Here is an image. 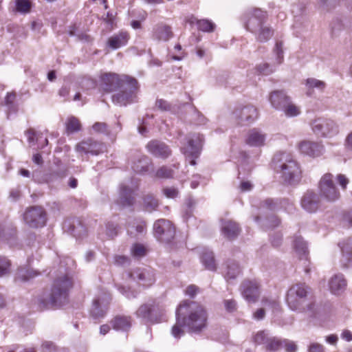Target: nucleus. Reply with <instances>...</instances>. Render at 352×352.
<instances>
[{"instance_id": "nucleus-17", "label": "nucleus", "mask_w": 352, "mask_h": 352, "mask_svg": "<svg viewBox=\"0 0 352 352\" xmlns=\"http://www.w3.org/2000/svg\"><path fill=\"white\" fill-rule=\"evenodd\" d=\"M243 297L249 302H255L259 296V285L256 280H245L241 285Z\"/></svg>"}, {"instance_id": "nucleus-16", "label": "nucleus", "mask_w": 352, "mask_h": 352, "mask_svg": "<svg viewBox=\"0 0 352 352\" xmlns=\"http://www.w3.org/2000/svg\"><path fill=\"white\" fill-rule=\"evenodd\" d=\"M137 187V184L129 188L126 184H122L120 188V192L116 204L121 208L129 207L133 205L135 198L133 192Z\"/></svg>"}, {"instance_id": "nucleus-38", "label": "nucleus", "mask_w": 352, "mask_h": 352, "mask_svg": "<svg viewBox=\"0 0 352 352\" xmlns=\"http://www.w3.org/2000/svg\"><path fill=\"white\" fill-rule=\"evenodd\" d=\"M294 248L299 255H305L307 252V245L301 236H296L294 240Z\"/></svg>"}, {"instance_id": "nucleus-44", "label": "nucleus", "mask_w": 352, "mask_h": 352, "mask_svg": "<svg viewBox=\"0 0 352 352\" xmlns=\"http://www.w3.org/2000/svg\"><path fill=\"white\" fill-rule=\"evenodd\" d=\"M340 248L343 257H346L345 260L348 261L349 260V256L352 254V239H348L346 243H342Z\"/></svg>"}, {"instance_id": "nucleus-64", "label": "nucleus", "mask_w": 352, "mask_h": 352, "mask_svg": "<svg viewBox=\"0 0 352 352\" xmlns=\"http://www.w3.org/2000/svg\"><path fill=\"white\" fill-rule=\"evenodd\" d=\"M252 184L249 181H243L240 184V190L242 192L250 191L252 189Z\"/></svg>"}, {"instance_id": "nucleus-43", "label": "nucleus", "mask_w": 352, "mask_h": 352, "mask_svg": "<svg viewBox=\"0 0 352 352\" xmlns=\"http://www.w3.org/2000/svg\"><path fill=\"white\" fill-rule=\"evenodd\" d=\"M16 11L28 13L30 10L31 3L28 0H15Z\"/></svg>"}, {"instance_id": "nucleus-39", "label": "nucleus", "mask_w": 352, "mask_h": 352, "mask_svg": "<svg viewBox=\"0 0 352 352\" xmlns=\"http://www.w3.org/2000/svg\"><path fill=\"white\" fill-rule=\"evenodd\" d=\"M182 326H184L182 320V318L176 315V323L172 327L171 334L175 338H180L182 336L184 335V331L182 329Z\"/></svg>"}, {"instance_id": "nucleus-53", "label": "nucleus", "mask_w": 352, "mask_h": 352, "mask_svg": "<svg viewBox=\"0 0 352 352\" xmlns=\"http://www.w3.org/2000/svg\"><path fill=\"white\" fill-rule=\"evenodd\" d=\"M118 289L123 295H124L129 299L137 297L138 293L136 292L131 291L129 289H126L123 286H120L118 288Z\"/></svg>"}, {"instance_id": "nucleus-3", "label": "nucleus", "mask_w": 352, "mask_h": 352, "mask_svg": "<svg viewBox=\"0 0 352 352\" xmlns=\"http://www.w3.org/2000/svg\"><path fill=\"white\" fill-rule=\"evenodd\" d=\"M267 18L266 12L261 9L254 8L248 13L245 27L256 35V39L260 42H266L273 35L272 30L265 25Z\"/></svg>"}, {"instance_id": "nucleus-22", "label": "nucleus", "mask_w": 352, "mask_h": 352, "mask_svg": "<svg viewBox=\"0 0 352 352\" xmlns=\"http://www.w3.org/2000/svg\"><path fill=\"white\" fill-rule=\"evenodd\" d=\"M302 208L308 212H315L319 206V198L314 192L307 191L301 199Z\"/></svg>"}, {"instance_id": "nucleus-6", "label": "nucleus", "mask_w": 352, "mask_h": 352, "mask_svg": "<svg viewBox=\"0 0 352 352\" xmlns=\"http://www.w3.org/2000/svg\"><path fill=\"white\" fill-rule=\"evenodd\" d=\"M138 318L147 322L157 323L164 320V311L154 301L142 305L135 312Z\"/></svg>"}, {"instance_id": "nucleus-20", "label": "nucleus", "mask_w": 352, "mask_h": 352, "mask_svg": "<svg viewBox=\"0 0 352 352\" xmlns=\"http://www.w3.org/2000/svg\"><path fill=\"white\" fill-rule=\"evenodd\" d=\"M173 36L172 28L164 23L156 24L153 29L152 38L158 41H167Z\"/></svg>"}, {"instance_id": "nucleus-28", "label": "nucleus", "mask_w": 352, "mask_h": 352, "mask_svg": "<svg viewBox=\"0 0 352 352\" xmlns=\"http://www.w3.org/2000/svg\"><path fill=\"white\" fill-rule=\"evenodd\" d=\"M329 286L331 293L340 294L346 289V281L342 274H336L330 279Z\"/></svg>"}, {"instance_id": "nucleus-23", "label": "nucleus", "mask_w": 352, "mask_h": 352, "mask_svg": "<svg viewBox=\"0 0 352 352\" xmlns=\"http://www.w3.org/2000/svg\"><path fill=\"white\" fill-rule=\"evenodd\" d=\"M266 134L261 130L254 128L247 134L245 143L250 146L260 147L265 144Z\"/></svg>"}, {"instance_id": "nucleus-34", "label": "nucleus", "mask_w": 352, "mask_h": 352, "mask_svg": "<svg viewBox=\"0 0 352 352\" xmlns=\"http://www.w3.org/2000/svg\"><path fill=\"white\" fill-rule=\"evenodd\" d=\"M201 261L206 269L212 271L216 270L215 261L212 252H205L201 256Z\"/></svg>"}, {"instance_id": "nucleus-13", "label": "nucleus", "mask_w": 352, "mask_h": 352, "mask_svg": "<svg viewBox=\"0 0 352 352\" xmlns=\"http://www.w3.org/2000/svg\"><path fill=\"white\" fill-rule=\"evenodd\" d=\"M25 222L31 228L43 227L46 223V213L40 206H33L28 208L23 215Z\"/></svg>"}, {"instance_id": "nucleus-5", "label": "nucleus", "mask_w": 352, "mask_h": 352, "mask_svg": "<svg viewBox=\"0 0 352 352\" xmlns=\"http://www.w3.org/2000/svg\"><path fill=\"white\" fill-rule=\"evenodd\" d=\"M274 161H283L280 165V173L283 179L289 184H294L300 181L301 178V170L298 163L291 158L286 153L276 154L274 157Z\"/></svg>"}, {"instance_id": "nucleus-55", "label": "nucleus", "mask_w": 352, "mask_h": 352, "mask_svg": "<svg viewBox=\"0 0 352 352\" xmlns=\"http://www.w3.org/2000/svg\"><path fill=\"white\" fill-rule=\"evenodd\" d=\"M257 70L260 74L264 75H268L273 72V69L270 67V66L267 63H263L259 65L257 67Z\"/></svg>"}, {"instance_id": "nucleus-46", "label": "nucleus", "mask_w": 352, "mask_h": 352, "mask_svg": "<svg viewBox=\"0 0 352 352\" xmlns=\"http://www.w3.org/2000/svg\"><path fill=\"white\" fill-rule=\"evenodd\" d=\"M283 342H281L276 338H270L267 344V349L270 351H277L283 345Z\"/></svg>"}, {"instance_id": "nucleus-24", "label": "nucleus", "mask_w": 352, "mask_h": 352, "mask_svg": "<svg viewBox=\"0 0 352 352\" xmlns=\"http://www.w3.org/2000/svg\"><path fill=\"white\" fill-rule=\"evenodd\" d=\"M109 300V296L107 295L102 299L97 298L94 300L91 309V315L94 318L98 319L104 316Z\"/></svg>"}, {"instance_id": "nucleus-56", "label": "nucleus", "mask_w": 352, "mask_h": 352, "mask_svg": "<svg viewBox=\"0 0 352 352\" xmlns=\"http://www.w3.org/2000/svg\"><path fill=\"white\" fill-rule=\"evenodd\" d=\"M25 134L27 135L28 142L30 144L34 145L38 139L36 133L34 131V130L30 129L26 131Z\"/></svg>"}, {"instance_id": "nucleus-19", "label": "nucleus", "mask_w": 352, "mask_h": 352, "mask_svg": "<svg viewBox=\"0 0 352 352\" xmlns=\"http://www.w3.org/2000/svg\"><path fill=\"white\" fill-rule=\"evenodd\" d=\"M147 151L153 155L166 158L170 155V150L164 142L159 140H151L146 144Z\"/></svg>"}, {"instance_id": "nucleus-51", "label": "nucleus", "mask_w": 352, "mask_h": 352, "mask_svg": "<svg viewBox=\"0 0 352 352\" xmlns=\"http://www.w3.org/2000/svg\"><path fill=\"white\" fill-rule=\"evenodd\" d=\"M223 303L225 309L228 312H233L237 309L236 302L233 299L225 300Z\"/></svg>"}, {"instance_id": "nucleus-14", "label": "nucleus", "mask_w": 352, "mask_h": 352, "mask_svg": "<svg viewBox=\"0 0 352 352\" xmlns=\"http://www.w3.org/2000/svg\"><path fill=\"white\" fill-rule=\"evenodd\" d=\"M233 115L239 124L245 125L254 122L257 119L258 111L255 107L247 105L236 109L234 111Z\"/></svg>"}, {"instance_id": "nucleus-9", "label": "nucleus", "mask_w": 352, "mask_h": 352, "mask_svg": "<svg viewBox=\"0 0 352 352\" xmlns=\"http://www.w3.org/2000/svg\"><path fill=\"white\" fill-rule=\"evenodd\" d=\"M313 132L318 136L331 138L338 133V126L332 120L318 118L311 124Z\"/></svg>"}, {"instance_id": "nucleus-47", "label": "nucleus", "mask_w": 352, "mask_h": 352, "mask_svg": "<svg viewBox=\"0 0 352 352\" xmlns=\"http://www.w3.org/2000/svg\"><path fill=\"white\" fill-rule=\"evenodd\" d=\"M10 266V261L6 257L0 256V277L9 273Z\"/></svg>"}, {"instance_id": "nucleus-30", "label": "nucleus", "mask_w": 352, "mask_h": 352, "mask_svg": "<svg viewBox=\"0 0 352 352\" xmlns=\"http://www.w3.org/2000/svg\"><path fill=\"white\" fill-rule=\"evenodd\" d=\"M112 326L116 330L127 331L131 327V318L117 316L111 321Z\"/></svg>"}, {"instance_id": "nucleus-10", "label": "nucleus", "mask_w": 352, "mask_h": 352, "mask_svg": "<svg viewBox=\"0 0 352 352\" xmlns=\"http://www.w3.org/2000/svg\"><path fill=\"white\" fill-rule=\"evenodd\" d=\"M203 136L199 133L192 134L187 137L186 144L182 147V153L188 157H191L190 161L191 165H195V159L197 158L203 143Z\"/></svg>"}, {"instance_id": "nucleus-57", "label": "nucleus", "mask_w": 352, "mask_h": 352, "mask_svg": "<svg viewBox=\"0 0 352 352\" xmlns=\"http://www.w3.org/2000/svg\"><path fill=\"white\" fill-rule=\"evenodd\" d=\"M265 316V308H258L252 314L253 319L256 320H261Z\"/></svg>"}, {"instance_id": "nucleus-60", "label": "nucleus", "mask_w": 352, "mask_h": 352, "mask_svg": "<svg viewBox=\"0 0 352 352\" xmlns=\"http://www.w3.org/2000/svg\"><path fill=\"white\" fill-rule=\"evenodd\" d=\"M93 129L96 132L104 133L107 131V124L103 122H96L93 125Z\"/></svg>"}, {"instance_id": "nucleus-36", "label": "nucleus", "mask_w": 352, "mask_h": 352, "mask_svg": "<svg viewBox=\"0 0 352 352\" xmlns=\"http://www.w3.org/2000/svg\"><path fill=\"white\" fill-rule=\"evenodd\" d=\"M39 274L38 272L34 271L33 270H24L21 269L19 270L17 273V276L16 277V280L21 281H27L30 280L31 278L38 276Z\"/></svg>"}, {"instance_id": "nucleus-33", "label": "nucleus", "mask_w": 352, "mask_h": 352, "mask_svg": "<svg viewBox=\"0 0 352 352\" xmlns=\"http://www.w3.org/2000/svg\"><path fill=\"white\" fill-rule=\"evenodd\" d=\"M143 204L146 211L152 212L157 209L159 203L153 195L148 194L143 198Z\"/></svg>"}, {"instance_id": "nucleus-48", "label": "nucleus", "mask_w": 352, "mask_h": 352, "mask_svg": "<svg viewBox=\"0 0 352 352\" xmlns=\"http://www.w3.org/2000/svg\"><path fill=\"white\" fill-rule=\"evenodd\" d=\"M164 196L168 199H175L179 195V190L175 187H166L162 190Z\"/></svg>"}, {"instance_id": "nucleus-40", "label": "nucleus", "mask_w": 352, "mask_h": 352, "mask_svg": "<svg viewBox=\"0 0 352 352\" xmlns=\"http://www.w3.org/2000/svg\"><path fill=\"white\" fill-rule=\"evenodd\" d=\"M197 25L199 30L206 32H212L216 28V25L208 19L197 21Z\"/></svg>"}, {"instance_id": "nucleus-29", "label": "nucleus", "mask_w": 352, "mask_h": 352, "mask_svg": "<svg viewBox=\"0 0 352 352\" xmlns=\"http://www.w3.org/2000/svg\"><path fill=\"white\" fill-rule=\"evenodd\" d=\"M150 164V159L147 156L139 155L132 162L131 168L135 173H144L148 170Z\"/></svg>"}, {"instance_id": "nucleus-2", "label": "nucleus", "mask_w": 352, "mask_h": 352, "mask_svg": "<svg viewBox=\"0 0 352 352\" xmlns=\"http://www.w3.org/2000/svg\"><path fill=\"white\" fill-rule=\"evenodd\" d=\"M309 287L298 283L290 287L287 293L286 302L289 308L298 313H314V304L309 300Z\"/></svg>"}, {"instance_id": "nucleus-50", "label": "nucleus", "mask_w": 352, "mask_h": 352, "mask_svg": "<svg viewBox=\"0 0 352 352\" xmlns=\"http://www.w3.org/2000/svg\"><path fill=\"white\" fill-rule=\"evenodd\" d=\"M267 333L264 331L258 332L254 336V342L257 344H267L270 338H267Z\"/></svg>"}, {"instance_id": "nucleus-8", "label": "nucleus", "mask_w": 352, "mask_h": 352, "mask_svg": "<svg viewBox=\"0 0 352 352\" xmlns=\"http://www.w3.org/2000/svg\"><path fill=\"white\" fill-rule=\"evenodd\" d=\"M124 82L135 85L136 79L129 76L104 74L101 76V87L106 91H112L120 87H124Z\"/></svg>"}, {"instance_id": "nucleus-25", "label": "nucleus", "mask_w": 352, "mask_h": 352, "mask_svg": "<svg viewBox=\"0 0 352 352\" xmlns=\"http://www.w3.org/2000/svg\"><path fill=\"white\" fill-rule=\"evenodd\" d=\"M129 34L126 32H120L108 38L107 45L111 50H117L126 45L129 39Z\"/></svg>"}, {"instance_id": "nucleus-7", "label": "nucleus", "mask_w": 352, "mask_h": 352, "mask_svg": "<svg viewBox=\"0 0 352 352\" xmlns=\"http://www.w3.org/2000/svg\"><path fill=\"white\" fill-rule=\"evenodd\" d=\"M124 87H120L121 90L112 96L113 102L120 106H125L136 101L137 93L139 89L138 82L135 85L129 82H124Z\"/></svg>"}, {"instance_id": "nucleus-37", "label": "nucleus", "mask_w": 352, "mask_h": 352, "mask_svg": "<svg viewBox=\"0 0 352 352\" xmlns=\"http://www.w3.org/2000/svg\"><path fill=\"white\" fill-rule=\"evenodd\" d=\"M227 271L225 277L227 279L235 278L241 272L239 265L235 262H230L227 265Z\"/></svg>"}, {"instance_id": "nucleus-42", "label": "nucleus", "mask_w": 352, "mask_h": 352, "mask_svg": "<svg viewBox=\"0 0 352 352\" xmlns=\"http://www.w3.org/2000/svg\"><path fill=\"white\" fill-rule=\"evenodd\" d=\"M80 121L75 117L68 118L67 122V130L69 133H75L80 130Z\"/></svg>"}, {"instance_id": "nucleus-41", "label": "nucleus", "mask_w": 352, "mask_h": 352, "mask_svg": "<svg viewBox=\"0 0 352 352\" xmlns=\"http://www.w3.org/2000/svg\"><path fill=\"white\" fill-rule=\"evenodd\" d=\"M131 255L137 258L144 256L146 254V248L140 243H135L131 248Z\"/></svg>"}, {"instance_id": "nucleus-63", "label": "nucleus", "mask_w": 352, "mask_h": 352, "mask_svg": "<svg viewBox=\"0 0 352 352\" xmlns=\"http://www.w3.org/2000/svg\"><path fill=\"white\" fill-rule=\"evenodd\" d=\"M309 352H324L322 345L318 343H311L308 349Z\"/></svg>"}, {"instance_id": "nucleus-58", "label": "nucleus", "mask_w": 352, "mask_h": 352, "mask_svg": "<svg viewBox=\"0 0 352 352\" xmlns=\"http://www.w3.org/2000/svg\"><path fill=\"white\" fill-rule=\"evenodd\" d=\"M283 343L287 352H296L297 351V345L294 342L285 340Z\"/></svg>"}, {"instance_id": "nucleus-26", "label": "nucleus", "mask_w": 352, "mask_h": 352, "mask_svg": "<svg viewBox=\"0 0 352 352\" xmlns=\"http://www.w3.org/2000/svg\"><path fill=\"white\" fill-rule=\"evenodd\" d=\"M289 97L287 96L284 91H274L270 93L269 101L272 107L277 110H281L289 100Z\"/></svg>"}, {"instance_id": "nucleus-11", "label": "nucleus", "mask_w": 352, "mask_h": 352, "mask_svg": "<svg viewBox=\"0 0 352 352\" xmlns=\"http://www.w3.org/2000/svg\"><path fill=\"white\" fill-rule=\"evenodd\" d=\"M153 229L156 238L162 242H170L175 234V227L170 221L166 219H162L156 221Z\"/></svg>"}, {"instance_id": "nucleus-21", "label": "nucleus", "mask_w": 352, "mask_h": 352, "mask_svg": "<svg viewBox=\"0 0 352 352\" xmlns=\"http://www.w3.org/2000/svg\"><path fill=\"white\" fill-rule=\"evenodd\" d=\"M129 276L133 280L141 283L144 286H150L155 280L153 271L147 269H137L130 273Z\"/></svg>"}, {"instance_id": "nucleus-27", "label": "nucleus", "mask_w": 352, "mask_h": 352, "mask_svg": "<svg viewBox=\"0 0 352 352\" xmlns=\"http://www.w3.org/2000/svg\"><path fill=\"white\" fill-rule=\"evenodd\" d=\"M240 232L239 225L231 220L223 221L221 223V232L228 239H234Z\"/></svg>"}, {"instance_id": "nucleus-54", "label": "nucleus", "mask_w": 352, "mask_h": 352, "mask_svg": "<svg viewBox=\"0 0 352 352\" xmlns=\"http://www.w3.org/2000/svg\"><path fill=\"white\" fill-rule=\"evenodd\" d=\"M198 292L199 287L195 285H188L185 290L186 295L190 298H194Z\"/></svg>"}, {"instance_id": "nucleus-59", "label": "nucleus", "mask_w": 352, "mask_h": 352, "mask_svg": "<svg viewBox=\"0 0 352 352\" xmlns=\"http://www.w3.org/2000/svg\"><path fill=\"white\" fill-rule=\"evenodd\" d=\"M156 107L162 111L170 110V104L166 100H164L162 99H160L156 101Z\"/></svg>"}, {"instance_id": "nucleus-1", "label": "nucleus", "mask_w": 352, "mask_h": 352, "mask_svg": "<svg viewBox=\"0 0 352 352\" xmlns=\"http://www.w3.org/2000/svg\"><path fill=\"white\" fill-rule=\"evenodd\" d=\"M176 315L182 318L184 326L190 333H199L207 327L208 312L195 301H183L177 307Z\"/></svg>"}, {"instance_id": "nucleus-52", "label": "nucleus", "mask_w": 352, "mask_h": 352, "mask_svg": "<svg viewBox=\"0 0 352 352\" xmlns=\"http://www.w3.org/2000/svg\"><path fill=\"white\" fill-rule=\"evenodd\" d=\"M69 231L75 237L80 238L82 237L81 232L85 231V229L80 223H78L77 226L73 225L72 227L69 228Z\"/></svg>"}, {"instance_id": "nucleus-35", "label": "nucleus", "mask_w": 352, "mask_h": 352, "mask_svg": "<svg viewBox=\"0 0 352 352\" xmlns=\"http://www.w3.org/2000/svg\"><path fill=\"white\" fill-rule=\"evenodd\" d=\"M261 305L263 306L262 308H265V311L272 310V311H276L280 308L279 302L276 299L272 298H263Z\"/></svg>"}, {"instance_id": "nucleus-61", "label": "nucleus", "mask_w": 352, "mask_h": 352, "mask_svg": "<svg viewBox=\"0 0 352 352\" xmlns=\"http://www.w3.org/2000/svg\"><path fill=\"white\" fill-rule=\"evenodd\" d=\"M274 51L276 53L277 58L278 59V63H281L283 58V44L281 43H277Z\"/></svg>"}, {"instance_id": "nucleus-12", "label": "nucleus", "mask_w": 352, "mask_h": 352, "mask_svg": "<svg viewBox=\"0 0 352 352\" xmlns=\"http://www.w3.org/2000/svg\"><path fill=\"white\" fill-rule=\"evenodd\" d=\"M333 177L331 173H326L322 177L319 184L320 196L329 201H334L340 197Z\"/></svg>"}, {"instance_id": "nucleus-31", "label": "nucleus", "mask_w": 352, "mask_h": 352, "mask_svg": "<svg viewBox=\"0 0 352 352\" xmlns=\"http://www.w3.org/2000/svg\"><path fill=\"white\" fill-rule=\"evenodd\" d=\"M305 86L307 89V95H311L310 90L317 89L323 91L326 88V83L324 81L320 80L314 78H309L305 81Z\"/></svg>"}, {"instance_id": "nucleus-32", "label": "nucleus", "mask_w": 352, "mask_h": 352, "mask_svg": "<svg viewBox=\"0 0 352 352\" xmlns=\"http://www.w3.org/2000/svg\"><path fill=\"white\" fill-rule=\"evenodd\" d=\"M281 111H283L287 117H295L300 113V107L294 104L291 101L290 98L285 104V107L282 108Z\"/></svg>"}, {"instance_id": "nucleus-4", "label": "nucleus", "mask_w": 352, "mask_h": 352, "mask_svg": "<svg viewBox=\"0 0 352 352\" xmlns=\"http://www.w3.org/2000/svg\"><path fill=\"white\" fill-rule=\"evenodd\" d=\"M72 286V281L67 276L56 279L49 296L41 301L43 306L45 308H51L60 307L65 304L68 300V292Z\"/></svg>"}, {"instance_id": "nucleus-49", "label": "nucleus", "mask_w": 352, "mask_h": 352, "mask_svg": "<svg viewBox=\"0 0 352 352\" xmlns=\"http://www.w3.org/2000/svg\"><path fill=\"white\" fill-rule=\"evenodd\" d=\"M276 208V203L271 199H267L261 203L260 208L262 211L266 212L267 210H274Z\"/></svg>"}, {"instance_id": "nucleus-18", "label": "nucleus", "mask_w": 352, "mask_h": 352, "mask_svg": "<svg viewBox=\"0 0 352 352\" xmlns=\"http://www.w3.org/2000/svg\"><path fill=\"white\" fill-rule=\"evenodd\" d=\"M104 148V146L103 144L94 141L91 139L80 142L76 147L78 153H90L91 155H98L103 152Z\"/></svg>"}, {"instance_id": "nucleus-62", "label": "nucleus", "mask_w": 352, "mask_h": 352, "mask_svg": "<svg viewBox=\"0 0 352 352\" xmlns=\"http://www.w3.org/2000/svg\"><path fill=\"white\" fill-rule=\"evenodd\" d=\"M117 227L113 223H109L107 226V234L110 237L117 235Z\"/></svg>"}, {"instance_id": "nucleus-15", "label": "nucleus", "mask_w": 352, "mask_h": 352, "mask_svg": "<svg viewBox=\"0 0 352 352\" xmlns=\"http://www.w3.org/2000/svg\"><path fill=\"white\" fill-rule=\"evenodd\" d=\"M297 147L301 154L314 158L322 155L324 151L321 143L305 140L299 142Z\"/></svg>"}, {"instance_id": "nucleus-45", "label": "nucleus", "mask_w": 352, "mask_h": 352, "mask_svg": "<svg viewBox=\"0 0 352 352\" xmlns=\"http://www.w3.org/2000/svg\"><path fill=\"white\" fill-rule=\"evenodd\" d=\"M173 170L168 167L162 166L156 172V177L159 178L168 179L173 176Z\"/></svg>"}]
</instances>
